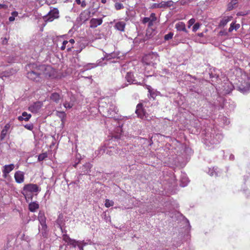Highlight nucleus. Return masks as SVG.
<instances>
[{
  "label": "nucleus",
  "mask_w": 250,
  "mask_h": 250,
  "mask_svg": "<svg viewBox=\"0 0 250 250\" xmlns=\"http://www.w3.org/2000/svg\"><path fill=\"white\" fill-rule=\"evenodd\" d=\"M32 68L30 71L27 73V77L35 82H40L42 76L50 77L51 73L50 72L52 70V67L50 66L41 65L37 66L33 64Z\"/></svg>",
  "instance_id": "nucleus-1"
},
{
  "label": "nucleus",
  "mask_w": 250,
  "mask_h": 250,
  "mask_svg": "<svg viewBox=\"0 0 250 250\" xmlns=\"http://www.w3.org/2000/svg\"><path fill=\"white\" fill-rule=\"evenodd\" d=\"M223 138V136L219 132H216L214 129H207L205 131L204 138V143L209 146V144H219Z\"/></svg>",
  "instance_id": "nucleus-2"
},
{
  "label": "nucleus",
  "mask_w": 250,
  "mask_h": 250,
  "mask_svg": "<svg viewBox=\"0 0 250 250\" xmlns=\"http://www.w3.org/2000/svg\"><path fill=\"white\" fill-rule=\"evenodd\" d=\"M38 219L41 225V227H39V231L42 234L44 237H46L47 236V226L46 223V218L43 211H40L39 212Z\"/></svg>",
  "instance_id": "nucleus-3"
},
{
  "label": "nucleus",
  "mask_w": 250,
  "mask_h": 250,
  "mask_svg": "<svg viewBox=\"0 0 250 250\" xmlns=\"http://www.w3.org/2000/svg\"><path fill=\"white\" fill-rule=\"evenodd\" d=\"M41 191V188L37 184H28L24 185L23 188L22 194L25 198H32V193L33 192H38Z\"/></svg>",
  "instance_id": "nucleus-4"
},
{
  "label": "nucleus",
  "mask_w": 250,
  "mask_h": 250,
  "mask_svg": "<svg viewBox=\"0 0 250 250\" xmlns=\"http://www.w3.org/2000/svg\"><path fill=\"white\" fill-rule=\"evenodd\" d=\"M59 10L57 8H54L50 11L48 15L45 17V20L47 21H52L54 19L59 17Z\"/></svg>",
  "instance_id": "nucleus-5"
},
{
  "label": "nucleus",
  "mask_w": 250,
  "mask_h": 250,
  "mask_svg": "<svg viewBox=\"0 0 250 250\" xmlns=\"http://www.w3.org/2000/svg\"><path fill=\"white\" fill-rule=\"evenodd\" d=\"M237 88L242 93L247 94L250 90V83L248 82H244L238 85Z\"/></svg>",
  "instance_id": "nucleus-6"
},
{
  "label": "nucleus",
  "mask_w": 250,
  "mask_h": 250,
  "mask_svg": "<svg viewBox=\"0 0 250 250\" xmlns=\"http://www.w3.org/2000/svg\"><path fill=\"white\" fill-rule=\"evenodd\" d=\"M12 126V123L11 122H9L7 123L4 126L3 128L2 129L0 135V141H2L5 138L7 134L10 132V128Z\"/></svg>",
  "instance_id": "nucleus-7"
},
{
  "label": "nucleus",
  "mask_w": 250,
  "mask_h": 250,
  "mask_svg": "<svg viewBox=\"0 0 250 250\" xmlns=\"http://www.w3.org/2000/svg\"><path fill=\"white\" fill-rule=\"evenodd\" d=\"M42 104V102H36L29 106L28 110L32 113H37L41 108Z\"/></svg>",
  "instance_id": "nucleus-8"
},
{
  "label": "nucleus",
  "mask_w": 250,
  "mask_h": 250,
  "mask_svg": "<svg viewBox=\"0 0 250 250\" xmlns=\"http://www.w3.org/2000/svg\"><path fill=\"white\" fill-rule=\"evenodd\" d=\"M92 166V164L90 163H86L80 168V174H88L90 172Z\"/></svg>",
  "instance_id": "nucleus-9"
},
{
  "label": "nucleus",
  "mask_w": 250,
  "mask_h": 250,
  "mask_svg": "<svg viewBox=\"0 0 250 250\" xmlns=\"http://www.w3.org/2000/svg\"><path fill=\"white\" fill-rule=\"evenodd\" d=\"M15 168V165L13 164L10 165H6L3 166L2 170L3 176L6 178L8 174L12 171Z\"/></svg>",
  "instance_id": "nucleus-10"
},
{
  "label": "nucleus",
  "mask_w": 250,
  "mask_h": 250,
  "mask_svg": "<svg viewBox=\"0 0 250 250\" xmlns=\"http://www.w3.org/2000/svg\"><path fill=\"white\" fill-rule=\"evenodd\" d=\"M14 178L17 183L21 184L24 182V173L21 171H17L15 173Z\"/></svg>",
  "instance_id": "nucleus-11"
},
{
  "label": "nucleus",
  "mask_w": 250,
  "mask_h": 250,
  "mask_svg": "<svg viewBox=\"0 0 250 250\" xmlns=\"http://www.w3.org/2000/svg\"><path fill=\"white\" fill-rule=\"evenodd\" d=\"M118 111L117 107L114 104H111L108 110V116H109V118H113Z\"/></svg>",
  "instance_id": "nucleus-12"
},
{
  "label": "nucleus",
  "mask_w": 250,
  "mask_h": 250,
  "mask_svg": "<svg viewBox=\"0 0 250 250\" xmlns=\"http://www.w3.org/2000/svg\"><path fill=\"white\" fill-rule=\"evenodd\" d=\"M90 12L88 10H85L83 11L80 15V18L81 21H85L90 18Z\"/></svg>",
  "instance_id": "nucleus-13"
},
{
  "label": "nucleus",
  "mask_w": 250,
  "mask_h": 250,
  "mask_svg": "<svg viewBox=\"0 0 250 250\" xmlns=\"http://www.w3.org/2000/svg\"><path fill=\"white\" fill-rule=\"evenodd\" d=\"M103 22L102 19L92 18L90 21V27L96 28L98 26L101 25Z\"/></svg>",
  "instance_id": "nucleus-14"
},
{
  "label": "nucleus",
  "mask_w": 250,
  "mask_h": 250,
  "mask_svg": "<svg viewBox=\"0 0 250 250\" xmlns=\"http://www.w3.org/2000/svg\"><path fill=\"white\" fill-rule=\"evenodd\" d=\"M82 242L81 241H77L75 239H72L69 242L68 245L72 246L74 248L78 247L79 250H83V246L81 244Z\"/></svg>",
  "instance_id": "nucleus-15"
},
{
  "label": "nucleus",
  "mask_w": 250,
  "mask_h": 250,
  "mask_svg": "<svg viewBox=\"0 0 250 250\" xmlns=\"http://www.w3.org/2000/svg\"><path fill=\"white\" fill-rule=\"evenodd\" d=\"M189 182L188 179L187 175L185 173H182L180 178V186L182 187L187 186Z\"/></svg>",
  "instance_id": "nucleus-16"
},
{
  "label": "nucleus",
  "mask_w": 250,
  "mask_h": 250,
  "mask_svg": "<svg viewBox=\"0 0 250 250\" xmlns=\"http://www.w3.org/2000/svg\"><path fill=\"white\" fill-rule=\"evenodd\" d=\"M135 112L138 115V117H139L141 118H143L144 116V111L143 109L142 104H137Z\"/></svg>",
  "instance_id": "nucleus-17"
},
{
  "label": "nucleus",
  "mask_w": 250,
  "mask_h": 250,
  "mask_svg": "<svg viewBox=\"0 0 250 250\" xmlns=\"http://www.w3.org/2000/svg\"><path fill=\"white\" fill-rule=\"evenodd\" d=\"M176 29L179 31H184L187 33L188 31L186 28L185 23L182 21H179L175 24Z\"/></svg>",
  "instance_id": "nucleus-18"
},
{
  "label": "nucleus",
  "mask_w": 250,
  "mask_h": 250,
  "mask_svg": "<svg viewBox=\"0 0 250 250\" xmlns=\"http://www.w3.org/2000/svg\"><path fill=\"white\" fill-rule=\"evenodd\" d=\"M31 117V115L30 114H28L26 112H23L22 113L21 116H20L18 117V119L20 121H28Z\"/></svg>",
  "instance_id": "nucleus-19"
},
{
  "label": "nucleus",
  "mask_w": 250,
  "mask_h": 250,
  "mask_svg": "<svg viewBox=\"0 0 250 250\" xmlns=\"http://www.w3.org/2000/svg\"><path fill=\"white\" fill-rule=\"evenodd\" d=\"M125 23L124 21H118L115 24L114 27L118 30L123 32L125 30Z\"/></svg>",
  "instance_id": "nucleus-20"
},
{
  "label": "nucleus",
  "mask_w": 250,
  "mask_h": 250,
  "mask_svg": "<svg viewBox=\"0 0 250 250\" xmlns=\"http://www.w3.org/2000/svg\"><path fill=\"white\" fill-rule=\"evenodd\" d=\"M29 209L31 212H35L39 208V205L37 202H33L29 204Z\"/></svg>",
  "instance_id": "nucleus-21"
},
{
  "label": "nucleus",
  "mask_w": 250,
  "mask_h": 250,
  "mask_svg": "<svg viewBox=\"0 0 250 250\" xmlns=\"http://www.w3.org/2000/svg\"><path fill=\"white\" fill-rule=\"evenodd\" d=\"M232 17L231 16H227L224 17L220 22V26H225L229 21H230L232 19Z\"/></svg>",
  "instance_id": "nucleus-22"
},
{
  "label": "nucleus",
  "mask_w": 250,
  "mask_h": 250,
  "mask_svg": "<svg viewBox=\"0 0 250 250\" xmlns=\"http://www.w3.org/2000/svg\"><path fill=\"white\" fill-rule=\"evenodd\" d=\"M160 8H166V7H169L173 6V2L172 1H161L160 3Z\"/></svg>",
  "instance_id": "nucleus-23"
},
{
  "label": "nucleus",
  "mask_w": 250,
  "mask_h": 250,
  "mask_svg": "<svg viewBox=\"0 0 250 250\" xmlns=\"http://www.w3.org/2000/svg\"><path fill=\"white\" fill-rule=\"evenodd\" d=\"M50 98L53 101L58 103L60 100V96L58 93L54 92L51 94Z\"/></svg>",
  "instance_id": "nucleus-24"
},
{
  "label": "nucleus",
  "mask_w": 250,
  "mask_h": 250,
  "mask_svg": "<svg viewBox=\"0 0 250 250\" xmlns=\"http://www.w3.org/2000/svg\"><path fill=\"white\" fill-rule=\"evenodd\" d=\"M230 1L228 3L227 6V10L230 11L232 10L236 6L237 3V1L235 0H230Z\"/></svg>",
  "instance_id": "nucleus-25"
},
{
  "label": "nucleus",
  "mask_w": 250,
  "mask_h": 250,
  "mask_svg": "<svg viewBox=\"0 0 250 250\" xmlns=\"http://www.w3.org/2000/svg\"><path fill=\"white\" fill-rule=\"evenodd\" d=\"M96 66V65L94 63H87L83 67V70H81V72H83L85 70L90 69Z\"/></svg>",
  "instance_id": "nucleus-26"
},
{
  "label": "nucleus",
  "mask_w": 250,
  "mask_h": 250,
  "mask_svg": "<svg viewBox=\"0 0 250 250\" xmlns=\"http://www.w3.org/2000/svg\"><path fill=\"white\" fill-rule=\"evenodd\" d=\"M225 86H227L228 88L225 87L226 93H229L233 89V86L230 83H225Z\"/></svg>",
  "instance_id": "nucleus-27"
},
{
  "label": "nucleus",
  "mask_w": 250,
  "mask_h": 250,
  "mask_svg": "<svg viewBox=\"0 0 250 250\" xmlns=\"http://www.w3.org/2000/svg\"><path fill=\"white\" fill-rule=\"evenodd\" d=\"M150 21L148 22V25L149 27H150L153 25L154 21H155L156 20V17L155 16V14L154 13H152L150 14Z\"/></svg>",
  "instance_id": "nucleus-28"
},
{
  "label": "nucleus",
  "mask_w": 250,
  "mask_h": 250,
  "mask_svg": "<svg viewBox=\"0 0 250 250\" xmlns=\"http://www.w3.org/2000/svg\"><path fill=\"white\" fill-rule=\"evenodd\" d=\"M125 79L130 83H134L133 75L131 73H127L125 76Z\"/></svg>",
  "instance_id": "nucleus-29"
},
{
  "label": "nucleus",
  "mask_w": 250,
  "mask_h": 250,
  "mask_svg": "<svg viewBox=\"0 0 250 250\" xmlns=\"http://www.w3.org/2000/svg\"><path fill=\"white\" fill-rule=\"evenodd\" d=\"M105 150H106L105 146H102L95 151V154L97 155V156L100 155L101 154H103L104 152H105Z\"/></svg>",
  "instance_id": "nucleus-30"
},
{
  "label": "nucleus",
  "mask_w": 250,
  "mask_h": 250,
  "mask_svg": "<svg viewBox=\"0 0 250 250\" xmlns=\"http://www.w3.org/2000/svg\"><path fill=\"white\" fill-rule=\"evenodd\" d=\"M116 57V54L114 53H111L106 54L104 56V57L103 58V60L105 59L107 60H110L112 58H115Z\"/></svg>",
  "instance_id": "nucleus-31"
},
{
  "label": "nucleus",
  "mask_w": 250,
  "mask_h": 250,
  "mask_svg": "<svg viewBox=\"0 0 250 250\" xmlns=\"http://www.w3.org/2000/svg\"><path fill=\"white\" fill-rule=\"evenodd\" d=\"M47 156L48 154L46 152L42 153L38 156V160L39 161H42L45 159Z\"/></svg>",
  "instance_id": "nucleus-32"
},
{
  "label": "nucleus",
  "mask_w": 250,
  "mask_h": 250,
  "mask_svg": "<svg viewBox=\"0 0 250 250\" xmlns=\"http://www.w3.org/2000/svg\"><path fill=\"white\" fill-rule=\"evenodd\" d=\"M115 151V149L114 147H110L108 148H107L106 147V150H105L106 153L109 155H113V152Z\"/></svg>",
  "instance_id": "nucleus-33"
},
{
  "label": "nucleus",
  "mask_w": 250,
  "mask_h": 250,
  "mask_svg": "<svg viewBox=\"0 0 250 250\" xmlns=\"http://www.w3.org/2000/svg\"><path fill=\"white\" fill-rule=\"evenodd\" d=\"M106 208H109L110 207H112L114 205V202L112 200H110L109 199H106L104 204Z\"/></svg>",
  "instance_id": "nucleus-34"
},
{
  "label": "nucleus",
  "mask_w": 250,
  "mask_h": 250,
  "mask_svg": "<svg viewBox=\"0 0 250 250\" xmlns=\"http://www.w3.org/2000/svg\"><path fill=\"white\" fill-rule=\"evenodd\" d=\"M11 15L12 16L9 18V21H13L15 19V17L18 16V13L17 11H13L12 12Z\"/></svg>",
  "instance_id": "nucleus-35"
},
{
  "label": "nucleus",
  "mask_w": 250,
  "mask_h": 250,
  "mask_svg": "<svg viewBox=\"0 0 250 250\" xmlns=\"http://www.w3.org/2000/svg\"><path fill=\"white\" fill-rule=\"evenodd\" d=\"M81 241L82 242L81 244L83 246V248L84 246H85L86 245H91L93 243L90 239H87L85 241Z\"/></svg>",
  "instance_id": "nucleus-36"
},
{
  "label": "nucleus",
  "mask_w": 250,
  "mask_h": 250,
  "mask_svg": "<svg viewBox=\"0 0 250 250\" xmlns=\"http://www.w3.org/2000/svg\"><path fill=\"white\" fill-rule=\"evenodd\" d=\"M115 8L117 10H120L121 9H123L124 8V5L122 3L120 2H116L114 5Z\"/></svg>",
  "instance_id": "nucleus-37"
},
{
  "label": "nucleus",
  "mask_w": 250,
  "mask_h": 250,
  "mask_svg": "<svg viewBox=\"0 0 250 250\" xmlns=\"http://www.w3.org/2000/svg\"><path fill=\"white\" fill-rule=\"evenodd\" d=\"M62 240L65 242L68 243L71 240V238L66 234H63L62 235Z\"/></svg>",
  "instance_id": "nucleus-38"
},
{
  "label": "nucleus",
  "mask_w": 250,
  "mask_h": 250,
  "mask_svg": "<svg viewBox=\"0 0 250 250\" xmlns=\"http://www.w3.org/2000/svg\"><path fill=\"white\" fill-rule=\"evenodd\" d=\"M173 33L172 32H169L167 34H166L165 37L164 39L166 41H168L170 39H171L173 37Z\"/></svg>",
  "instance_id": "nucleus-39"
},
{
  "label": "nucleus",
  "mask_w": 250,
  "mask_h": 250,
  "mask_svg": "<svg viewBox=\"0 0 250 250\" xmlns=\"http://www.w3.org/2000/svg\"><path fill=\"white\" fill-rule=\"evenodd\" d=\"M208 173L209 175L211 176H217V173L214 170V168H212V169L209 168Z\"/></svg>",
  "instance_id": "nucleus-40"
},
{
  "label": "nucleus",
  "mask_w": 250,
  "mask_h": 250,
  "mask_svg": "<svg viewBox=\"0 0 250 250\" xmlns=\"http://www.w3.org/2000/svg\"><path fill=\"white\" fill-rule=\"evenodd\" d=\"M24 127L29 130H32L34 128L33 124H26L24 125Z\"/></svg>",
  "instance_id": "nucleus-41"
},
{
  "label": "nucleus",
  "mask_w": 250,
  "mask_h": 250,
  "mask_svg": "<svg viewBox=\"0 0 250 250\" xmlns=\"http://www.w3.org/2000/svg\"><path fill=\"white\" fill-rule=\"evenodd\" d=\"M245 183H250V174L249 173L244 176Z\"/></svg>",
  "instance_id": "nucleus-42"
},
{
  "label": "nucleus",
  "mask_w": 250,
  "mask_h": 250,
  "mask_svg": "<svg viewBox=\"0 0 250 250\" xmlns=\"http://www.w3.org/2000/svg\"><path fill=\"white\" fill-rule=\"evenodd\" d=\"M149 93L150 97L153 99L156 96V91L153 89H152L149 92Z\"/></svg>",
  "instance_id": "nucleus-43"
},
{
  "label": "nucleus",
  "mask_w": 250,
  "mask_h": 250,
  "mask_svg": "<svg viewBox=\"0 0 250 250\" xmlns=\"http://www.w3.org/2000/svg\"><path fill=\"white\" fill-rule=\"evenodd\" d=\"M200 27V24L199 23H196L194 24L192 27V31L196 32Z\"/></svg>",
  "instance_id": "nucleus-44"
},
{
  "label": "nucleus",
  "mask_w": 250,
  "mask_h": 250,
  "mask_svg": "<svg viewBox=\"0 0 250 250\" xmlns=\"http://www.w3.org/2000/svg\"><path fill=\"white\" fill-rule=\"evenodd\" d=\"M68 41H63L62 43V45L61 46V49L62 50H64L65 49V48H66V45L67 44H68Z\"/></svg>",
  "instance_id": "nucleus-45"
},
{
  "label": "nucleus",
  "mask_w": 250,
  "mask_h": 250,
  "mask_svg": "<svg viewBox=\"0 0 250 250\" xmlns=\"http://www.w3.org/2000/svg\"><path fill=\"white\" fill-rule=\"evenodd\" d=\"M63 105L66 108H71L73 106V104L66 102L63 104Z\"/></svg>",
  "instance_id": "nucleus-46"
},
{
  "label": "nucleus",
  "mask_w": 250,
  "mask_h": 250,
  "mask_svg": "<svg viewBox=\"0 0 250 250\" xmlns=\"http://www.w3.org/2000/svg\"><path fill=\"white\" fill-rule=\"evenodd\" d=\"M234 24L235 22H232L230 25L229 28V32H231L234 29Z\"/></svg>",
  "instance_id": "nucleus-47"
},
{
  "label": "nucleus",
  "mask_w": 250,
  "mask_h": 250,
  "mask_svg": "<svg viewBox=\"0 0 250 250\" xmlns=\"http://www.w3.org/2000/svg\"><path fill=\"white\" fill-rule=\"evenodd\" d=\"M150 19H151L150 17H145L143 19L142 22L144 24H146V23L148 22L149 21H150Z\"/></svg>",
  "instance_id": "nucleus-48"
},
{
  "label": "nucleus",
  "mask_w": 250,
  "mask_h": 250,
  "mask_svg": "<svg viewBox=\"0 0 250 250\" xmlns=\"http://www.w3.org/2000/svg\"><path fill=\"white\" fill-rule=\"evenodd\" d=\"M222 120L224 122V124L226 125H229L230 123L229 120L226 117H223Z\"/></svg>",
  "instance_id": "nucleus-49"
},
{
  "label": "nucleus",
  "mask_w": 250,
  "mask_h": 250,
  "mask_svg": "<svg viewBox=\"0 0 250 250\" xmlns=\"http://www.w3.org/2000/svg\"><path fill=\"white\" fill-rule=\"evenodd\" d=\"M160 6V3H154L152 5V7L154 8H161L160 7H159Z\"/></svg>",
  "instance_id": "nucleus-50"
},
{
  "label": "nucleus",
  "mask_w": 250,
  "mask_h": 250,
  "mask_svg": "<svg viewBox=\"0 0 250 250\" xmlns=\"http://www.w3.org/2000/svg\"><path fill=\"white\" fill-rule=\"evenodd\" d=\"M247 14H248L247 13H246L245 12L241 11V12H239L237 14V16H245V15H247Z\"/></svg>",
  "instance_id": "nucleus-51"
},
{
  "label": "nucleus",
  "mask_w": 250,
  "mask_h": 250,
  "mask_svg": "<svg viewBox=\"0 0 250 250\" xmlns=\"http://www.w3.org/2000/svg\"><path fill=\"white\" fill-rule=\"evenodd\" d=\"M80 4L81 5V6L83 8L85 7L86 5V2L84 0H83L82 2H81V3Z\"/></svg>",
  "instance_id": "nucleus-52"
},
{
  "label": "nucleus",
  "mask_w": 250,
  "mask_h": 250,
  "mask_svg": "<svg viewBox=\"0 0 250 250\" xmlns=\"http://www.w3.org/2000/svg\"><path fill=\"white\" fill-rule=\"evenodd\" d=\"M240 24H236L235 23V24H234V29L235 30H237V29H238L239 28H240Z\"/></svg>",
  "instance_id": "nucleus-53"
},
{
  "label": "nucleus",
  "mask_w": 250,
  "mask_h": 250,
  "mask_svg": "<svg viewBox=\"0 0 250 250\" xmlns=\"http://www.w3.org/2000/svg\"><path fill=\"white\" fill-rule=\"evenodd\" d=\"M195 19H191L189 21V23L191 25V24H193L194 22H195Z\"/></svg>",
  "instance_id": "nucleus-54"
},
{
  "label": "nucleus",
  "mask_w": 250,
  "mask_h": 250,
  "mask_svg": "<svg viewBox=\"0 0 250 250\" xmlns=\"http://www.w3.org/2000/svg\"><path fill=\"white\" fill-rule=\"evenodd\" d=\"M146 88H147V89L148 90V92L149 91H150L152 89H153L150 85H146Z\"/></svg>",
  "instance_id": "nucleus-55"
},
{
  "label": "nucleus",
  "mask_w": 250,
  "mask_h": 250,
  "mask_svg": "<svg viewBox=\"0 0 250 250\" xmlns=\"http://www.w3.org/2000/svg\"><path fill=\"white\" fill-rule=\"evenodd\" d=\"M7 7L6 5L3 4H0V9L6 8Z\"/></svg>",
  "instance_id": "nucleus-56"
},
{
  "label": "nucleus",
  "mask_w": 250,
  "mask_h": 250,
  "mask_svg": "<svg viewBox=\"0 0 250 250\" xmlns=\"http://www.w3.org/2000/svg\"><path fill=\"white\" fill-rule=\"evenodd\" d=\"M69 42L70 43H71V45H72L73 43H74V42H75V41H74V39H70V40L69 41V42Z\"/></svg>",
  "instance_id": "nucleus-57"
},
{
  "label": "nucleus",
  "mask_w": 250,
  "mask_h": 250,
  "mask_svg": "<svg viewBox=\"0 0 250 250\" xmlns=\"http://www.w3.org/2000/svg\"><path fill=\"white\" fill-rule=\"evenodd\" d=\"M72 47V45H70L69 44H68L67 46V49L68 51H70Z\"/></svg>",
  "instance_id": "nucleus-58"
},
{
  "label": "nucleus",
  "mask_w": 250,
  "mask_h": 250,
  "mask_svg": "<svg viewBox=\"0 0 250 250\" xmlns=\"http://www.w3.org/2000/svg\"><path fill=\"white\" fill-rule=\"evenodd\" d=\"M191 90L192 91H194V92H196V93H198V94L200 93V91L199 90V89H197V90H193V89H191Z\"/></svg>",
  "instance_id": "nucleus-59"
},
{
  "label": "nucleus",
  "mask_w": 250,
  "mask_h": 250,
  "mask_svg": "<svg viewBox=\"0 0 250 250\" xmlns=\"http://www.w3.org/2000/svg\"><path fill=\"white\" fill-rule=\"evenodd\" d=\"M229 159L230 160H234V156L232 154H231L230 156H229Z\"/></svg>",
  "instance_id": "nucleus-60"
},
{
  "label": "nucleus",
  "mask_w": 250,
  "mask_h": 250,
  "mask_svg": "<svg viewBox=\"0 0 250 250\" xmlns=\"http://www.w3.org/2000/svg\"><path fill=\"white\" fill-rule=\"evenodd\" d=\"M75 1L78 4H80L81 3V0H75Z\"/></svg>",
  "instance_id": "nucleus-61"
},
{
  "label": "nucleus",
  "mask_w": 250,
  "mask_h": 250,
  "mask_svg": "<svg viewBox=\"0 0 250 250\" xmlns=\"http://www.w3.org/2000/svg\"><path fill=\"white\" fill-rule=\"evenodd\" d=\"M102 2L103 3H105L106 2V0H102Z\"/></svg>",
  "instance_id": "nucleus-62"
},
{
  "label": "nucleus",
  "mask_w": 250,
  "mask_h": 250,
  "mask_svg": "<svg viewBox=\"0 0 250 250\" xmlns=\"http://www.w3.org/2000/svg\"><path fill=\"white\" fill-rule=\"evenodd\" d=\"M81 51H82V49H80H80H78V50H77V52L78 53H80V52H81Z\"/></svg>",
  "instance_id": "nucleus-63"
},
{
  "label": "nucleus",
  "mask_w": 250,
  "mask_h": 250,
  "mask_svg": "<svg viewBox=\"0 0 250 250\" xmlns=\"http://www.w3.org/2000/svg\"><path fill=\"white\" fill-rule=\"evenodd\" d=\"M81 51H82V49H80H80H78V50H77V52L78 53H80V52H81Z\"/></svg>",
  "instance_id": "nucleus-64"
}]
</instances>
